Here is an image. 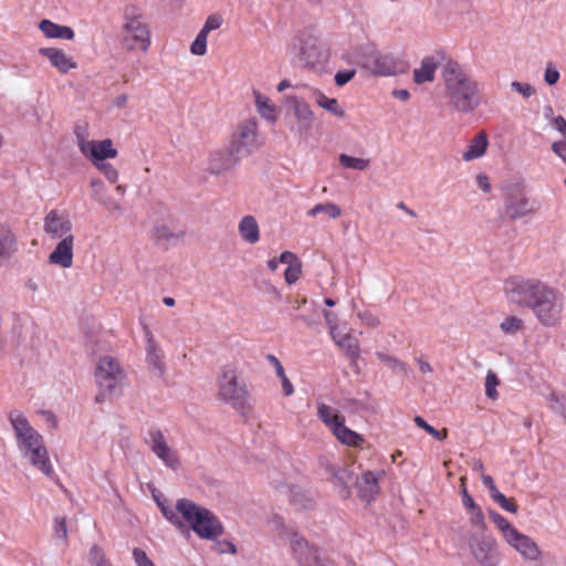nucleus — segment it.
<instances>
[{
  "mask_svg": "<svg viewBox=\"0 0 566 566\" xmlns=\"http://www.w3.org/2000/svg\"><path fill=\"white\" fill-rule=\"evenodd\" d=\"M509 303L527 308L544 328H558L564 322L565 295L548 283L531 277L512 276L504 282Z\"/></svg>",
  "mask_w": 566,
  "mask_h": 566,
  "instance_id": "f257e3e1",
  "label": "nucleus"
},
{
  "mask_svg": "<svg viewBox=\"0 0 566 566\" xmlns=\"http://www.w3.org/2000/svg\"><path fill=\"white\" fill-rule=\"evenodd\" d=\"M9 420L22 457L44 475L52 476L54 470L42 436L30 424L27 417L18 410L9 413Z\"/></svg>",
  "mask_w": 566,
  "mask_h": 566,
  "instance_id": "f03ea898",
  "label": "nucleus"
},
{
  "mask_svg": "<svg viewBox=\"0 0 566 566\" xmlns=\"http://www.w3.org/2000/svg\"><path fill=\"white\" fill-rule=\"evenodd\" d=\"M441 75L450 107L468 114L479 106L478 84L458 62L448 61L442 67Z\"/></svg>",
  "mask_w": 566,
  "mask_h": 566,
  "instance_id": "7ed1b4c3",
  "label": "nucleus"
},
{
  "mask_svg": "<svg viewBox=\"0 0 566 566\" xmlns=\"http://www.w3.org/2000/svg\"><path fill=\"white\" fill-rule=\"evenodd\" d=\"M291 54L304 69L325 72L331 61L329 45L308 30L300 31L291 41Z\"/></svg>",
  "mask_w": 566,
  "mask_h": 566,
  "instance_id": "20e7f679",
  "label": "nucleus"
},
{
  "mask_svg": "<svg viewBox=\"0 0 566 566\" xmlns=\"http://www.w3.org/2000/svg\"><path fill=\"white\" fill-rule=\"evenodd\" d=\"M175 509L182 516L186 526L202 539L214 541L224 532L221 522L211 511L188 499L178 500Z\"/></svg>",
  "mask_w": 566,
  "mask_h": 566,
  "instance_id": "39448f33",
  "label": "nucleus"
},
{
  "mask_svg": "<svg viewBox=\"0 0 566 566\" xmlns=\"http://www.w3.org/2000/svg\"><path fill=\"white\" fill-rule=\"evenodd\" d=\"M269 525L276 536L290 545L291 552L300 566H333L328 560H323L315 548L293 527L285 524L280 515H273Z\"/></svg>",
  "mask_w": 566,
  "mask_h": 566,
  "instance_id": "423d86ee",
  "label": "nucleus"
},
{
  "mask_svg": "<svg viewBox=\"0 0 566 566\" xmlns=\"http://www.w3.org/2000/svg\"><path fill=\"white\" fill-rule=\"evenodd\" d=\"M122 44L128 52L146 53L151 44V32L143 10L136 4L124 8Z\"/></svg>",
  "mask_w": 566,
  "mask_h": 566,
  "instance_id": "0eeeda50",
  "label": "nucleus"
},
{
  "mask_svg": "<svg viewBox=\"0 0 566 566\" xmlns=\"http://www.w3.org/2000/svg\"><path fill=\"white\" fill-rule=\"evenodd\" d=\"M218 397L239 411L249 407L250 392L248 386L241 379L234 366L228 365L221 368L218 377Z\"/></svg>",
  "mask_w": 566,
  "mask_h": 566,
  "instance_id": "6e6552de",
  "label": "nucleus"
},
{
  "mask_svg": "<svg viewBox=\"0 0 566 566\" xmlns=\"http://www.w3.org/2000/svg\"><path fill=\"white\" fill-rule=\"evenodd\" d=\"M501 191L504 199V213L510 220L531 217L539 210L538 202L527 196L522 181H506Z\"/></svg>",
  "mask_w": 566,
  "mask_h": 566,
  "instance_id": "1a4fd4ad",
  "label": "nucleus"
},
{
  "mask_svg": "<svg viewBox=\"0 0 566 566\" xmlns=\"http://www.w3.org/2000/svg\"><path fill=\"white\" fill-rule=\"evenodd\" d=\"M95 380L101 395H120L126 381V375L117 359L105 356L98 360Z\"/></svg>",
  "mask_w": 566,
  "mask_h": 566,
  "instance_id": "9d476101",
  "label": "nucleus"
},
{
  "mask_svg": "<svg viewBox=\"0 0 566 566\" xmlns=\"http://www.w3.org/2000/svg\"><path fill=\"white\" fill-rule=\"evenodd\" d=\"M263 137L259 130V123L255 117L241 120L231 133L229 145L239 155L240 153L252 154L263 145Z\"/></svg>",
  "mask_w": 566,
  "mask_h": 566,
  "instance_id": "9b49d317",
  "label": "nucleus"
},
{
  "mask_svg": "<svg viewBox=\"0 0 566 566\" xmlns=\"http://www.w3.org/2000/svg\"><path fill=\"white\" fill-rule=\"evenodd\" d=\"M145 443L167 468L177 471L181 467L179 452L169 444L166 433L160 428H149L145 437Z\"/></svg>",
  "mask_w": 566,
  "mask_h": 566,
  "instance_id": "f8f14e48",
  "label": "nucleus"
},
{
  "mask_svg": "<svg viewBox=\"0 0 566 566\" xmlns=\"http://www.w3.org/2000/svg\"><path fill=\"white\" fill-rule=\"evenodd\" d=\"M470 553L480 566H499L497 543L492 536L472 534L468 541Z\"/></svg>",
  "mask_w": 566,
  "mask_h": 566,
  "instance_id": "ddd939ff",
  "label": "nucleus"
},
{
  "mask_svg": "<svg viewBox=\"0 0 566 566\" xmlns=\"http://www.w3.org/2000/svg\"><path fill=\"white\" fill-rule=\"evenodd\" d=\"M239 154L228 144L211 150L207 158V171L213 176H226L238 166Z\"/></svg>",
  "mask_w": 566,
  "mask_h": 566,
  "instance_id": "4468645a",
  "label": "nucleus"
},
{
  "mask_svg": "<svg viewBox=\"0 0 566 566\" xmlns=\"http://www.w3.org/2000/svg\"><path fill=\"white\" fill-rule=\"evenodd\" d=\"M44 232L52 239H65L72 234L73 223L67 213L51 210L44 218Z\"/></svg>",
  "mask_w": 566,
  "mask_h": 566,
  "instance_id": "2eb2a0df",
  "label": "nucleus"
},
{
  "mask_svg": "<svg viewBox=\"0 0 566 566\" xmlns=\"http://www.w3.org/2000/svg\"><path fill=\"white\" fill-rule=\"evenodd\" d=\"M292 105L293 114L296 119V127L291 129L301 138H306L314 123V113L310 105L295 96L289 98Z\"/></svg>",
  "mask_w": 566,
  "mask_h": 566,
  "instance_id": "dca6fc26",
  "label": "nucleus"
},
{
  "mask_svg": "<svg viewBox=\"0 0 566 566\" xmlns=\"http://www.w3.org/2000/svg\"><path fill=\"white\" fill-rule=\"evenodd\" d=\"M81 153L93 165L114 159L117 157L118 151L113 146V140L105 138L103 140H92L91 143H83L81 145Z\"/></svg>",
  "mask_w": 566,
  "mask_h": 566,
  "instance_id": "f3484780",
  "label": "nucleus"
},
{
  "mask_svg": "<svg viewBox=\"0 0 566 566\" xmlns=\"http://www.w3.org/2000/svg\"><path fill=\"white\" fill-rule=\"evenodd\" d=\"M363 65L377 76H389L398 72V63L390 53L375 52L366 56Z\"/></svg>",
  "mask_w": 566,
  "mask_h": 566,
  "instance_id": "a211bd4d",
  "label": "nucleus"
},
{
  "mask_svg": "<svg viewBox=\"0 0 566 566\" xmlns=\"http://www.w3.org/2000/svg\"><path fill=\"white\" fill-rule=\"evenodd\" d=\"M505 542L527 562H538L542 558V551L538 545L518 530Z\"/></svg>",
  "mask_w": 566,
  "mask_h": 566,
  "instance_id": "6ab92c4d",
  "label": "nucleus"
},
{
  "mask_svg": "<svg viewBox=\"0 0 566 566\" xmlns=\"http://www.w3.org/2000/svg\"><path fill=\"white\" fill-rule=\"evenodd\" d=\"M384 475V471H366L360 478L355 480L358 495L361 501L370 503L379 493V479Z\"/></svg>",
  "mask_w": 566,
  "mask_h": 566,
  "instance_id": "aec40b11",
  "label": "nucleus"
},
{
  "mask_svg": "<svg viewBox=\"0 0 566 566\" xmlns=\"http://www.w3.org/2000/svg\"><path fill=\"white\" fill-rule=\"evenodd\" d=\"M335 344L343 350V353L350 359L352 364L356 363L360 356L359 340L352 333L350 328L343 326L342 329L332 335Z\"/></svg>",
  "mask_w": 566,
  "mask_h": 566,
  "instance_id": "412c9836",
  "label": "nucleus"
},
{
  "mask_svg": "<svg viewBox=\"0 0 566 566\" xmlns=\"http://www.w3.org/2000/svg\"><path fill=\"white\" fill-rule=\"evenodd\" d=\"M223 22V19L220 14L213 13L210 14L206 21L199 33L197 34L196 39L192 41L190 45V52L193 55L202 56L207 52V41H208V34L213 31L218 30Z\"/></svg>",
  "mask_w": 566,
  "mask_h": 566,
  "instance_id": "4be33fe9",
  "label": "nucleus"
},
{
  "mask_svg": "<svg viewBox=\"0 0 566 566\" xmlns=\"http://www.w3.org/2000/svg\"><path fill=\"white\" fill-rule=\"evenodd\" d=\"M39 53L42 56H45L50 61L51 65L62 74H66L71 70L77 67L76 62L61 49L41 48Z\"/></svg>",
  "mask_w": 566,
  "mask_h": 566,
  "instance_id": "5701e85b",
  "label": "nucleus"
},
{
  "mask_svg": "<svg viewBox=\"0 0 566 566\" xmlns=\"http://www.w3.org/2000/svg\"><path fill=\"white\" fill-rule=\"evenodd\" d=\"M74 235L60 240L55 249L51 252L49 260L52 264L63 269H69L73 264Z\"/></svg>",
  "mask_w": 566,
  "mask_h": 566,
  "instance_id": "b1692460",
  "label": "nucleus"
},
{
  "mask_svg": "<svg viewBox=\"0 0 566 566\" xmlns=\"http://www.w3.org/2000/svg\"><path fill=\"white\" fill-rule=\"evenodd\" d=\"M238 232L241 240L248 244H256L260 241V226L253 216H244L238 223Z\"/></svg>",
  "mask_w": 566,
  "mask_h": 566,
  "instance_id": "393cba45",
  "label": "nucleus"
},
{
  "mask_svg": "<svg viewBox=\"0 0 566 566\" xmlns=\"http://www.w3.org/2000/svg\"><path fill=\"white\" fill-rule=\"evenodd\" d=\"M39 29L48 39H62L70 41L75 36L74 30L71 27L60 25L49 19L41 20Z\"/></svg>",
  "mask_w": 566,
  "mask_h": 566,
  "instance_id": "a878e982",
  "label": "nucleus"
},
{
  "mask_svg": "<svg viewBox=\"0 0 566 566\" xmlns=\"http://www.w3.org/2000/svg\"><path fill=\"white\" fill-rule=\"evenodd\" d=\"M489 146L488 135L484 132L478 133L472 139L468 142V145L462 153V159L464 161H471L482 157Z\"/></svg>",
  "mask_w": 566,
  "mask_h": 566,
  "instance_id": "bb28decb",
  "label": "nucleus"
},
{
  "mask_svg": "<svg viewBox=\"0 0 566 566\" xmlns=\"http://www.w3.org/2000/svg\"><path fill=\"white\" fill-rule=\"evenodd\" d=\"M324 468L331 480L339 485L345 491L346 495H348V485L354 480L353 470L348 467H338L329 462H327Z\"/></svg>",
  "mask_w": 566,
  "mask_h": 566,
  "instance_id": "cd10ccee",
  "label": "nucleus"
},
{
  "mask_svg": "<svg viewBox=\"0 0 566 566\" xmlns=\"http://www.w3.org/2000/svg\"><path fill=\"white\" fill-rule=\"evenodd\" d=\"M253 96L255 108L260 116L269 123H275L279 116V108L276 105L259 91H253Z\"/></svg>",
  "mask_w": 566,
  "mask_h": 566,
  "instance_id": "c85d7f7f",
  "label": "nucleus"
},
{
  "mask_svg": "<svg viewBox=\"0 0 566 566\" xmlns=\"http://www.w3.org/2000/svg\"><path fill=\"white\" fill-rule=\"evenodd\" d=\"M17 250V239L12 230L0 224V264L7 261Z\"/></svg>",
  "mask_w": 566,
  "mask_h": 566,
  "instance_id": "c756f323",
  "label": "nucleus"
},
{
  "mask_svg": "<svg viewBox=\"0 0 566 566\" xmlns=\"http://www.w3.org/2000/svg\"><path fill=\"white\" fill-rule=\"evenodd\" d=\"M332 433L342 444L348 447H359L364 443L363 436L345 426V419L332 430Z\"/></svg>",
  "mask_w": 566,
  "mask_h": 566,
  "instance_id": "7c9ffc66",
  "label": "nucleus"
},
{
  "mask_svg": "<svg viewBox=\"0 0 566 566\" xmlns=\"http://www.w3.org/2000/svg\"><path fill=\"white\" fill-rule=\"evenodd\" d=\"M146 350L148 364L157 371L159 376H163L165 373L163 353L160 348L157 346L154 336L150 333H148L147 335Z\"/></svg>",
  "mask_w": 566,
  "mask_h": 566,
  "instance_id": "2f4dec72",
  "label": "nucleus"
},
{
  "mask_svg": "<svg viewBox=\"0 0 566 566\" xmlns=\"http://www.w3.org/2000/svg\"><path fill=\"white\" fill-rule=\"evenodd\" d=\"M317 417L331 431L345 419L337 409L324 402L317 403Z\"/></svg>",
  "mask_w": 566,
  "mask_h": 566,
  "instance_id": "473e14b6",
  "label": "nucleus"
},
{
  "mask_svg": "<svg viewBox=\"0 0 566 566\" xmlns=\"http://www.w3.org/2000/svg\"><path fill=\"white\" fill-rule=\"evenodd\" d=\"M437 66L438 64L433 57H424L421 62L420 67L415 69L413 71V81L417 84L432 82L434 80Z\"/></svg>",
  "mask_w": 566,
  "mask_h": 566,
  "instance_id": "72a5a7b5",
  "label": "nucleus"
},
{
  "mask_svg": "<svg viewBox=\"0 0 566 566\" xmlns=\"http://www.w3.org/2000/svg\"><path fill=\"white\" fill-rule=\"evenodd\" d=\"M313 97L315 103L328 113L340 118L345 116V111L336 98L327 97L323 92L318 90L313 92Z\"/></svg>",
  "mask_w": 566,
  "mask_h": 566,
  "instance_id": "f704fd0d",
  "label": "nucleus"
},
{
  "mask_svg": "<svg viewBox=\"0 0 566 566\" xmlns=\"http://www.w3.org/2000/svg\"><path fill=\"white\" fill-rule=\"evenodd\" d=\"M186 235L184 230H174L169 226L160 224L154 228V239L160 243H171L182 240Z\"/></svg>",
  "mask_w": 566,
  "mask_h": 566,
  "instance_id": "c9c22d12",
  "label": "nucleus"
},
{
  "mask_svg": "<svg viewBox=\"0 0 566 566\" xmlns=\"http://www.w3.org/2000/svg\"><path fill=\"white\" fill-rule=\"evenodd\" d=\"M499 327L504 335L513 336L524 332L525 322L516 315H509L503 318Z\"/></svg>",
  "mask_w": 566,
  "mask_h": 566,
  "instance_id": "e433bc0d",
  "label": "nucleus"
},
{
  "mask_svg": "<svg viewBox=\"0 0 566 566\" xmlns=\"http://www.w3.org/2000/svg\"><path fill=\"white\" fill-rule=\"evenodd\" d=\"M319 213L326 214L329 219H337L342 214V209L338 205L328 201L324 203H317L306 212L307 217L310 218H315Z\"/></svg>",
  "mask_w": 566,
  "mask_h": 566,
  "instance_id": "4c0bfd02",
  "label": "nucleus"
},
{
  "mask_svg": "<svg viewBox=\"0 0 566 566\" xmlns=\"http://www.w3.org/2000/svg\"><path fill=\"white\" fill-rule=\"evenodd\" d=\"M339 164L348 169H354L358 171L366 170L370 165L369 158H363V157H353L347 154H340L339 155Z\"/></svg>",
  "mask_w": 566,
  "mask_h": 566,
  "instance_id": "58836bf2",
  "label": "nucleus"
},
{
  "mask_svg": "<svg viewBox=\"0 0 566 566\" xmlns=\"http://www.w3.org/2000/svg\"><path fill=\"white\" fill-rule=\"evenodd\" d=\"M376 357L391 371L408 374V365L399 358L388 355L384 352H377Z\"/></svg>",
  "mask_w": 566,
  "mask_h": 566,
  "instance_id": "ea45409f",
  "label": "nucleus"
},
{
  "mask_svg": "<svg viewBox=\"0 0 566 566\" xmlns=\"http://www.w3.org/2000/svg\"><path fill=\"white\" fill-rule=\"evenodd\" d=\"M87 563L90 566H113L106 557L105 551L97 544H94L87 554Z\"/></svg>",
  "mask_w": 566,
  "mask_h": 566,
  "instance_id": "a19ab883",
  "label": "nucleus"
},
{
  "mask_svg": "<svg viewBox=\"0 0 566 566\" xmlns=\"http://www.w3.org/2000/svg\"><path fill=\"white\" fill-rule=\"evenodd\" d=\"M492 522L496 525L499 531L502 533L504 541L512 536L517 528L514 527L505 517L496 512H490Z\"/></svg>",
  "mask_w": 566,
  "mask_h": 566,
  "instance_id": "79ce46f5",
  "label": "nucleus"
},
{
  "mask_svg": "<svg viewBox=\"0 0 566 566\" xmlns=\"http://www.w3.org/2000/svg\"><path fill=\"white\" fill-rule=\"evenodd\" d=\"M546 399L549 402L551 409L555 413L559 415L566 422V397L559 396L556 392H551Z\"/></svg>",
  "mask_w": 566,
  "mask_h": 566,
  "instance_id": "37998d69",
  "label": "nucleus"
},
{
  "mask_svg": "<svg viewBox=\"0 0 566 566\" xmlns=\"http://www.w3.org/2000/svg\"><path fill=\"white\" fill-rule=\"evenodd\" d=\"M156 502L160 507L163 515L174 525H176L179 530L186 528V524L178 517V514L175 512V509L170 505H167L166 502L160 501L156 497Z\"/></svg>",
  "mask_w": 566,
  "mask_h": 566,
  "instance_id": "c03bdc74",
  "label": "nucleus"
},
{
  "mask_svg": "<svg viewBox=\"0 0 566 566\" xmlns=\"http://www.w3.org/2000/svg\"><path fill=\"white\" fill-rule=\"evenodd\" d=\"M500 384L497 375L493 370H489L485 377V395L491 400H495L499 397L496 387Z\"/></svg>",
  "mask_w": 566,
  "mask_h": 566,
  "instance_id": "a18cd8bd",
  "label": "nucleus"
},
{
  "mask_svg": "<svg viewBox=\"0 0 566 566\" xmlns=\"http://www.w3.org/2000/svg\"><path fill=\"white\" fill-rule=\"evenodd\" d=\"M97 202L101 203L113 216L120 217L124 213V208L122 205L106 193L102 196Z\"/></svg>",
  "mask_w": 566,
  "mask_h": 566,
  "instance_id": "49530a36",
  "label": "nucleus"
},
{
  "mask_svg": "<svg viewBox=\"0 0 566 566\" xmlns=\"http://www.w3.org/2000/svg\"><path fill=\"white\" fill-rule=\"evenodd\" d=\"M415 423L423 429L426 432H428L430 436H432L433 438H436L437 440H444L448 436V431L447 429H443L442 431H439L437 429H434L431 424H429L422 417L420 416H417L415 417Z\"/></svg>",
  "mask_w": 566,
  "mask_h": 566,
  "instance_id": "de8ad7c7",
  "label": "nucleus"
},
{
  "mask_svg": "<svg viewBox=\"0 0 566 566\" xmlns=\"http://www.w3.org/2000/svg\"><path fill=\"white\" fill-rule=\"evenodd\" d=\"M94 167L99 170L104 177L111 182V184H116L119 179V172L118 170L109 163L106 161H102L99 164L96 163V165H94Z\"/></svg>",
  "mask_w": 566,
  "mask_h": 566,
  "instance_id": "09e8293b",
  "label": "nucleus"
},
{
  "mask_svg": "<svg viewBox=\"0 0 566 566\" xmlns=\"http://www.w3.org/2000/svg\"><path fill=\"white\" fill-rule=\"evenodd\" d=\"M53 537L56 541L66 542L67 526L65 517L57 516L54 518Z\"/></svg>",
  "mask_w": 566,
  "mask_h": 566,
  "instance_id": "8fccbe9b",
  "label": "nucleus"
},
{
  "mask_svg": "<svg viewBox=\"0 0 566 566\" xmlns=\"http://www.w3.org/2000/svg\"><path fill=\"white\" fill-rule=\"evenodd\" d=\"M302 262L301 260L295 262L293 265L287 266L284 272V279L287 284H294L301 276Z\"/></svg>",
  "mask_w": 566,
  "mask_h": 566,
  "instance_id": "3c124183",
  "label": "nucleus"
},
{
  "mask_svg": "<svg viewBox=\"0 0 566 566\" xmlns=\"http://www.w3.org/2000/svg\"><path fill=\"white\" fill-rule=\"evenodd\" d=\"M560 77L559 71L555 66L554 63L548 62L545 67L544 72V81L547 85L553 86L555 85Z\"/></svg>",
  "mask_w": 566,
  "mask_h": 566,
  "instance_id": "603ef678",
  "label": "nucleus"
},
{
  "mask_svg": "<svg viewBox=\"0 0 566 566\" xmlns=\"http://www.w3.org/2000/svg\"><path fill=\"white\" fill-rule=\"evenodd\" d=\"M511 87L512 90H514L515 92H517L518 94L523 95L526 98L533 96L536 93L535 87L528 83L514 81L511 83Z\"/></svg>",
  "mask_w": 566,
  "mask_h": 566,
  "instance_id": "864d4df0",
  "label": "nucleus"
},
{
  "mask_svg": "<svg viewBox=\"0 0 566 566\" xmlns=\"http://www.w3.org/2000/svg\"><path fill=\"white\" fill-rule=\"evenodd\" d=\"M492 500L496 502L503 510L515 514L517 512V505L511 500L506 499L501 492L496 493Z\"/></svg>",
  "mask_w": 566,
  "mask_h": 566,
  "instance_id": "5fc2aeb1",
  "label": "nucleus"
},
{
  "mask_svg": "<svg viewBox=\"0 0 566 566\" xmlns=\"http://www.w3.org/2000/svg\"><path fill=\"white\" fill-rule=\"evenodd\" d=\"M468 512L470 513V523L479 530H485L486 525L481 509L478 506L475 510H469Z\"/></svg>",
  "mask_w": 566,
  "mask_h": 566,
  "instance_id": "6e6d98bb",
  "label": "nucleus"
},
{
  "mask_svg": "<svg viewBox=\"0 0 566 566\" xmlns=\"http://www.w3.org/2000/svg\"><path fill=\"white\" fill-rule=\"evenodd\" d=\"M132 554L137 566H155V564L147 556L146 552L142 548L135 547Z\"/></svg>",
  "mask_w": 566,
  "mask_h": 566,
  "instance_id": "4d7b16f0",
  "label": "nucleus"
},
{
  "mask_svg": "<svg viewBox=\"0 0 566 566\" xmlns=\"http://www.w3.org/2000/svg\"><path fill=\"white\" fill-rule=\"evenodd\" d=\"M92 189V198L97 201L102 196L106 193L104 182L98 178H92L90 181Z\"/></svg>",
  "mask_w": 566,
  "mask_h": 566,
  "instance_id": "13d9d810",
  "label": "nucleus"
},
{
  "mask_svg": "<svg viewBox=\"0 0 566 566\" xmlns=\"http://www.w3.org/2000/svg\"><path fill=\"white\" fill-rule=\"evenodd\" d=\"M356 71L354 69L339 71L335 74L334 80L337 86H344L354 78Z\"/></svg>",
  "mask_w": 566,
  "mask_h": 566,
  "instance_id": "bf43d9fd",
  "label": "nucleus"
},
{
  "mask_svg": "<svg viewBox=\"0 0 566 566\" xmlns=\"http://www.w3.org/2000/svg\"><path fill=\"white\" fill-rule=\"evenodd\" d=\"M324 318H325L326 324L328 326L331 336L334 335L339 329H342L343 326L338 325L337 316H336L335 313L329 312V311H325L324 312Z\"/></svg>",
  "mask_w": 566,
  "mask_h": 566,
  "instance_id": "052dcab7",
  "label": "nucleus"
},
{
  "mask_svg": "<svg viewBox=\"0 0 566 566\" xmlns=\"http://www.w3.org/2000/svg\"><path fill=\"white\" fill-rule=\"evenodd\" d=\"M75 137H76V144L78 149L81 150V145L83 143H91L92 140L88 139V130L86 125H77L74 130Z\"/></svg>",
  "mask_w": 566,
  "mask_h": 566,
  "instance_id": "680f3d73",
  "label": "nucleus"
},
{
  "mask_svg": "<svg viewBox=\"0 0 566 566\" xmlns=\"http://www.w3.org/2000/svg\"><path fill=\"white\" fill-rule=\"evenodd\" d=\"M464 481H465V478H461V486H462L461 496H462L463 506L468 511L469 510H475V507H478V505L474 502V500L472 499V496L468 493V490L464 486Z\"/></svg>",
  "mask_w": 566,
  "mask_h": 566,
  "instance_id": "e2e57ef3",
  "label": "nucleus"
},
{
  "mask_svg": "<svg viewBox=\"0 0 566 566\" xmlns=\"http://www.w3.org/2000/svg\"><path fill=\"white\" fill-rule=\"evenodd\" d=\"M552 150L556 154L564 163H566V137L563 140H557L552 144Z\"/></svg>",
  "mask_w": 566,
  "mask_h": 566,
  "instance_id": "0e129e2a",
  "label": "nucleus"
},
{
  "mask_svg": "<svg viewBox=\"0 0 566 566\" xmlns=\"http://www.w3.org/2000/svg\"><path fill=\"white\" fill-rule=\"evenodd\" d=\"M213 549L216 552H218L219 554H224L227 552L231 553V554H235V546L230 543V542H217L214 545H213Z\"/></svg>",
  "mask_w": 566,
  "mask_h": 566,
  "instance_id": "69168bd1",
  "label": "nucleus"
},
{
  "mask_svg": "<svg viewBox=\"0 0 566 566\" xmlns=\"http://www.w3.org/2000/svg\"><path fill=\"white\" fill-rule=\"evenodd\" d=\"M553 127L564 137H566V119L564 116L558 115L552 120Z\"/></svg>",
  "mask_w": 566,
  "mask_h": 566,
  "instance_id": "338daca9",
  "label": "nucleus"
},
{
  "mask_svg": "<svg viewBox=\"0 0 566 566\" xmlns=\"http://www.w3.org/2000/svg\"><path fill=\"white\" fill-rule=\"evenodd\" d=\"M279 261L280 263L287 264V266H291L295 262L300 261V258L291 251H284L280 254Z\"/></svg>",
  "mask_w": 566,
  "mask_h": 566,
  "instance_id": "774afa93",
  "label": "nucleus"
}]
</instances>
